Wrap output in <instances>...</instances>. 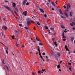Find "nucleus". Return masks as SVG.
I'll return each instance as SVG.
<instances>
[{
	"instance_id": "25",
	"label": "nucleus",
	"mask_w": 75,
	"mask_h": 75,
	"mask_svg": "<svg viewBox=\"0 0 75 75\" xmlns=\"http://www.w3.org/2000/svg\"><path fill=\"white\" fill-rule=\"evenodd\" d=\"M67 38V37L64 36V35L62 36V38Z\"/></svg>"
},
{
	"instance_id": "29",
	"label": "nucleus",
	"mask_w": 75,
	"mask_h": 75,
	"mask_svg": "<svg viewBox=\"0 0 75 75\" xmlns=\"http://www.w3.org/2000/svg\"><path fill=\"white\" fill-rule=\"evenodd\" d=\"M65 34V33L64 32H63L62 33V36H64V35Z\"/></svg>"
},
{
	"instance_id": "50",
	"label": "nucleus",
	"mask_w": 75,
	"mask_h": 75,
	"mask_svg": "<svg viewBox=\"0 0 75 75\" xmlns=\"http://www.w3.org/2000/svg\"><path fill=\"white\" fill-rule=\"evenodd\" d=\"M63 7H64V8H66V6H65V5H64Z\"/></svg>"
},
{
	"instance_id": "1",
	"label": "nucleus",
	"mask_w": 75,
	"mask_h": 75,
	"mask_svg": "<svg viewBox=\"0 0 75 75\" xmlns=\"http://www.w3.org/2000/svg\"><path fill=\"white\" fill-rule=\"evenodd\" d=\"M57 55H55V57L56 58H59L60 56H61V54L59 52H57Z\"/></svg>"
},
{
	"instance_id": "41",
	"label": "nucleus",
	"mask_w": 75,
	"mask_h": 75,
	"mask_svg": "<svg viewBox=\"0 0 75 75\" xmlns=\"http://www.w3.org/2000/svg\"><path fill=\"white\" fill-rule=\"evenodd\" d=\"M18 45V44H17V43H16V47H17Z\"/></svg>"
},
{
	"instance_id": "64",
	"label": "nucleus",
	"mask_w": 75,
	"mask_h": 75,
	"mask_svg": "<svg viewBox=\"0 0 75 75\" xmlns=\"http://www.w3.org/2000/svg\"><path fill=\"white\" fill-rule=\"evenodd\" d=\"M32 73H33V75H34L35 74V73H34L33 72Z\"/></svg>"
},
{
	"instance_id": "2",
	"label": "nucleus",
	"mask_w": 75,
	"mask_h": 75,
	"mask_svg": "<svg viewBox=\"0 0 75 75\" xmlns=\"http://www.w3.org/2000/svg\"><path fill=\"white\" fill-rule=\"evenodd\" d=\"M4 7L6 8V9H7L8 10L10 11L11 10V9H10V8L8 7V6H4Z\"/></svg>"
},
{
	"instance_id": "42",
	"label": "nucleus",
	"mask_w": 75,
	"mask_h": 75,
	"mask_svg": "<svg viewBox=\"0 0 75 75\" xmlns=\"http://www.w3.org/2000/svg\"><path fill=\"white\" fill-rule=\"evenodd\" d=\"M61 17L62 18H64V16H61Z\"/></svg>"
},
{
	"instance_id": "38",
	"label": "nucleus",
	"mask_w": 75,
	"mask_h": 75,
	"mask_svg": "<svg viewBox=\"0 0 75 75\" xmlns=\"http://www.w3.org/2000/svg\"><path fill=\"white\" fill-rule=\"evenodd\" d=\"M42 54L43 55H45V52H43L42 53Z\"/></svg>"
},
{
	"instance_id": "33",
	"label": "nucleus",
	"mask_w": 75,
	"mask_h": 75,
	"mask_svg": "<svg viewBox=\"0 0 75 75\" xmlns=\"http://www.w3.org/2000/svg\"><path fill=\"white\" fill-rule=\"evenodd\" d=\"M44 16L45 17H47V14H45Z\"/></svg>"
},
{
	"instance_id": "22",
	"label": "nucleus",
	"mask_w": 75,
	"mask_h": 75,
	"mask_svg": "<svg viewBox=\"0 0 75 75\" xmlns=\"http://www.w3.org/2000/svg\"><path fill=\"white\" fill-rule=\"evenodd\" d=\"M30 21L31 23H35L34 22V21L33 20H30Z\"/></svg>"
},
{
	"instance_id": "5",
	"label": "nucleus",
	"mask_w": 75,
	"mask_h": 75,
	"mask_svg": "<svg viewBox=\"0 0 75 75\" xmlns=\"http://www.w3.org/2000/svg\"><path fill=\"white\" fill-rule=\"evenodd\" d=\"M27 12L26 11H25L24 12H23V14L25 16H27Z\"/></svg>"
},
{
	"instance_id": "57",
	"label": "nucleus",
	"mask_w": 75,
	"mask_h": 75,
	"mask_svg": "<svg viewBox=\"0 0 75 75\" xmlns=\"http://www.w3.org/2000/svg\"><path fill=\"white\" fill-rule=\"evenodd\" d=\"M6 67L7 68L8 70V67H7V66H6Z\"/></svg>"
},
{
	"instance_id": "18",
	"label": "nucleus",
	"mask_w": 75,
	"mask_h": 75,
	"mask_svg": "<svg viewBox=\"0 0 75 75\" xmlns=\"http://www.w3.org/2000/svg\"><path fill=\"white\" fill-rule=\"evenodd\" d=\"M15 10H16V11H17V13H18V9H17V8H15Z\"/></svg>"
},
{
	"instance_id": "39",
	"label": "nucleus",
	"mask_w": 75,
	"mask_h": 75,
	"mask_svg": "<svg viewBox=\"0 0 75 75\" xmlns=\"http://www.w3.org/2000/svg\"><path fill=\"white\" fill-rule=\"evenodd\" d=\"M72 23L73 24V25H75V23L74 22H72Z\"/></svg>"
},
{
	"instance_id": "6",
	"label": "nucleus",
	"mask_w": 75,
	"mask_h": 75,
	"mask_svg": "<svg viewBox=\"0 0 75 75\" xmlns=\"http://www.w3.org/2000/svg\"><path fill=\"white\" fill-rule=\"evenodd\" d=\"M27 1V0H24L23 2V6L25 5V3Z\"/></svg>"
},
{
	"instance_id": "24",
	"label": "nucleus",
	"mask_w": 75,
	"mask_h": 75,
	"mask_svg": "<svg viewBox=\"0 0 75 75\" xmlns=\"http://www.w3.org/2000/svg\"><path fill=\"white\" fill-rule=\"evenodd\" d=\"M53 42L54 43V45H56V46H57V43H56V42Z\"/></svg>"
},
{
	"instance_id": "21",
	"label": "nucleus",
	"mask_w": 75,
	"mask_h": 75,
	"mask_svg": "<svg viewBox=\"0 0 75 75\" xmlns=\"http://www.w3.org/2000/svg\"><path fill=\"white\" fill-rule=\"evenodd\" d=\"M39 45H43L42 43H40L39 44Z\"/></svg>"
},
{
	"instance_id": "32",
	"label": "nucleus",
	"mask_w": 75,
	"mask_h": 75,
	"mask_svg": "<svg viewBox=\"0 0 75 75\" xmlns=\"http://www.w3.org/2000/svg\"><path fill=\"white\" fill-rule=\"evenodd\" d=\"M47 5L48 6V7H50V6H49V3H47Z\"/></svg>"
},
{
	"instance_id": "17",
	"label": "nucleus",
	"mask_w": 75,
	"mask_h": 75,
	"mask_svg": "<svg viewBox=\"0 0 75 75\" xmlns=\"http://www.w3.org/2000/svg\"><path fill=\"white\" fill-rule=\"evenodd\" d=\"M52 40L53 41H55V38H52Z\"/></svg>"
},
{
	"instance_id": "44",
	"label": "nucleus",
	"mask_w": 75,
	"mask_h": 75,
	"mask_svg": "<svg viewBox=\"0 0 75 75\" xmlns=\"http://www.w3.org/2000/svg\"><path fill=\"white\" fill-rule=\"evenodd\" d=\"M14 13H15V14H16V15H17V12H16V11H14Z\"/></svg>"
},
{
	"instance_id": "51",
	"label": "nucleus",
	"mask_w": 75,
	"mask_h": 75,
	"mask_svg": "<svg viewBox=\"0 0 75 75\" xmlns=\"http://www.w3.org/2000/svg\"><path fill=\"white\" fill-rule=\"evenodd\" d=\"M53 34H54V35H56V33H55V32H54Z\"/></svg>"
},
{
	"instance_id": "3",
	"label": "nucleus",
	"mask_w": 75,
	"mask_h": 75,
	"mask_svg": "<svg viewBox=\"0 0 75 75\" xmlns=\"http://www.w3.org/2000/svg\"><path fill=\"white\" fill-rule=\"evenodd\" d=\"M26 24L27 25H30L31 24V22H30V21H27Z\"/></svg>"
},
{
	"instance_id": "20",
	"label": "nucleus",
	"mask_w": 75,
	"mask_h": 75,
	"mask_svg": "<svg viewBox=\"0 0 75 75\" xmlns=\"http://www.w3.org/2000/svg\"><path fill=\"white\" fill-rule=\"evenodd\" d=\"M46 69H42V72H46Z\"/></svg>"
},
{
	"instance_id": "63",
	"label": "nucleus",
	"mask_w": 75,
	"mask_h": 75,
	"mask_svg": "<svg viewBox=\"0 0 75 75\" xmlns=\"http://www.w3.org/2000/svg\"><path fill=\"white\" fill-rule=\"evenodd\" d=\"M67 12H68V9H66V10Z\"/></svg>"
},
{
	"instance_id": "61",
	"label": "nucleus",
	"mask_w": 75,
	"mask_h": 75,
	"mask_svg": "<svg viewBox=\"0 0 75 75\" xmlns=\"http://www.w3.org/2000/svg\"><path fill=\"white\" fill-rule=\"evenodd\" d=\"M22 47H23V48H24V47H25V46H24V45H23L22 46Z\"/></svg>"
},
{
	"instance_id": "59",
	"label": "nucleus",
	"mask_w": 75,
	"mask_h": 75,
	"mask_svg": "<svg viewBox=\"0 0 75 75\" xmlns=\"http://www.w3.org/2000/svg\"><path fill=\"white\" fill-rule=\"evenodd\" d=\"M72 29H73V30H75V28L73 27V28Z\"/></svg>"
},
{
	"instance_id": "52",
	"label": "nucleus",
	"mask_w": 75,
	"mask_h": 75,
	"mask_svg": "<svg viewBox=\"0 0 75 75\" xmlns=\"http://www.w3.org/2000/svg\"><path fill=\"white\" fill-rule=\"evenodd\" d=\"M70 17H72V14L71 13H70Z\"/></svg>"
},
{
	"instance_id": "23",
	"label": "nucleus",
	"mask_w": 75,
	"mask_h": 75,
	"mask_svg": "<svg viewBox=\"0 0 75 75\" xmlns=\"http://www.w3.org/2000/svg\"><path fill=\"white\" fill-rule=\"evenodd\" d=\"M24 28H25V29H26V30H27L28 29V27H24Z\"/></svg>"
},
{
	"instance_id": "36",
	"label": "nucleus",
	"mask_w": 75,
	"mask_h": 75,
	"mask_svg": "<svg viewBox=\"0 0 75 75\" xmlns=\"http://www.w3.org/2000/svg\"><path fill=\"white\" fill-rule=\"evenodd\" d=\"M67 9H68V10H69V7L68 6V5L67 6Z\"/></svg>"
},
{
	"instance_id": "30",
	"label": "nucleus",
	"mask_w": 75,
	"mask_h": 75,
	"mask_svg": "<svg viewBox=\"0 0 75 75\" xmlns=\"http://www.w3.org/2000/svg\"><path fill=\"white\" fill-rule=\"evenodd\" d=\"M66 39L65 38H64L63 39V41H66Z\"/></svg>"
},
{
	"instance_id": "37",
	"label": "nucleus",
	"mask_w": 75,
	"mask_h": 75,
	"mask_svg": "<svg viewBox=\"0 0 75 75\" xmlns=\"http://www.w3.org/2000/svg\"><path fill=\"white\" fill-rule=\"evenodd\" d=\"M40 57L42 59H43V58H42V56H41Z\"/></svg>"
},
{
	"instance_id": "28",
	"label": "nucleus",
	"mask_w": 75,
	"mask_h": 75,
	"mask_svg": "<svg viewBox=\"0 0 75 75\" xmlns=\"http://www.w3.org/2000/svg\"><path fill=\"white\" fill-rule=\"evenodd\" d=\"M37 24H38V25H40V23L39 22L37 23Z\"/></svg>"
},
{
	"instance_id": "27",
	"label": "nucleus",
	"mask_w": 75,
	"mask_h": 75,
	"mask_svg": "<svg viewBox=\"0 0 75 75\" xmlns=\"http://www.w3.org/2000/svg\"><path fill=\"white\" fill-rule=\"evenodd\" d=\"M4 29L5 30H7V27L6 26H5V27Z\"/></svg>"
},
{
	"instance_id": "47",
	"label": "nucleus",
	"mask_w": 75,
	"mask_h": 75,
	"mask_svg": "<svg viewBox=\"0 0 75 75\" xmlns=\"http://www.w3.org/2000/svg\"><path fill=\"white\" fill-rule=\"evenodd\" d=\"M33 29L34 30H36V28H35V27H34V28H33Z\"/></svg>"
},
{
	"instance_id": "40",
	"label": "nucleus",
	"mask_w": 75,
	"mask_h": 75,
	"mask_svg": "<svg viewBox=\"0 0 75 75\" xmlns=\"http://www.w3.org/2000/svg\"><path fill=\"white\" fill-rule=\"evenodd\" d=\"M26 5H29V3L28 2H27V3L26 4Z\"/></svg>"
},
{
	"instance_id": "31",
	"label": "nucleus",
	"mask_w": 75,
	"mask_h": 75,
	"mask_svg": "<svg viewBox=\"0 0 75 75\" xmlns=\"http://www.w3.org/2000/svg\"><path fill=\"white\" fill-rule=\"evenodd\" d=\"M19 26H20V27H23V25H21V24H20L19 25Z\"/></svg>"
},
{
	"instance_id": "19",
	"label": "nucleus",
	"mask_w": 75,
	"mask_h": 75,
	"mask_svg": "<svg viewBox=\"0 0 75 75\" xmlns=\"http://www.w3.org/2000/svg\"><path fill=\"white\" fill-rule=\"evenodd\" d=\"M61 26L62 28L63 29H64V28H65V27L63 26V25H62Z\"/></svg>"
},
{
	"instance_id": "34",
	"label": "nucleus",
	"mask_w": 75,
	"mask_h": 75,
	"mask_svg": "<svg viewBox=\"0 0 75 75\" xmlns=\"http://www.w3.org/2000/svg\"><path fill=\"white\" fill-rule=\"evenodd\" d=\"M2 34L3 35V37H4L3 39H4V38H5V36H4V35H3V33H2Z\"/></svg>"
},
{
	"instance_id": "13",
	"label": "nucleus",
	"mask_w": 75,
	"mask_h": 75,
	"mask_svg": "<svg viewBox=\"0 0 75 75\" xmlns=\"http://www.w3.org/2000/svg\"><path fill=\"white\" fill-rule=\"evenodd\" d=\"M45 28L46 30H48V26L47 25L45 26Z\"/></svg>"
},
{
	"instance_id": "55",
	"label": "nucleus",
	"mask_w": 75,
	"mask_h": 75,
	"mask_svg": "<svg viewBox=\"0 0 75 75\" xmlns=\"http://www.w3.org/2000/svg\"><path fill=\"white\" fill-rule=\"evenodd\" d=\"M38 72L39 74H40V73H41V71H39Z\"/></svg>"
},
{
	"instance_id": "56",
	"label": "nucleus",
	"mask_w": 75,
	"mask_h": 75,
	"mask_svg": "<svg viewBox=\"0 0 75 75\" xmlns=\"http://www.w3.org/2000/svg\"><path fill=\"white\" fill-rule=\"evenodd\" d=\"M39 55H40V57H41V53H40V52H39Z\"/></svg>"
},
{
	"instance_id": "8",
	"label": "nucleus",
	"mask_w": 75,
	"mask_h": 75,
	"mask_svg": "<svg viewBox=\"0 0 75 75\" xmlns=\"http://www.w3.org/2000/svg\"><path fill=\"white\" fill-rule=\"evenodd\" d=\"M40 12L41 13H44V10H43L41 8H40Z\"/></svg>"
},
{
	"instance_id": "9",
	"label": "nucleus",
	"mask_w": 75,
	"mask_h": 75,
	"mask_svg": "<svg viewBox=\"0 0 75 75\" xmlns=\"http://www.w3.org/2000/svg\"><path fill=\"white\" fill-rule=\"evenodd\" d=\"M38 47V51H39V52H40V47H39V46H38L37 47V48Z\"/></svg>"
},
{
	"instance_id": "60",
	"label": "nucleus",
	"mask_w": 75,
	"mask_h": 75,
	"mask_svg": "<svg viewBox=\"0 0 75 75\" xmlns=\"http://www.w3.org/2000/svg\"><path fill=\"white\" fill-rule=\"evenodd\" d=\"M57 1H56L55 2V4H57Z\"/></svg>"
},
{
	"instance_id": "43",
	"label": "nucleus",
	"mask_w": 75,
	"mask_h": 75,
	"mask_svg": "<svg viewBox=\"0 0 75 75\" xmlns=\"http://www.w3.org/2000/svg\"><path fill=\"white\" fill-rule=\"evenodd\" d=\"M69 70H70V71H72L71 70V67H69Z\"/></svg>"
},
{
	"instance_id": "45",
	"label": "nucleus",
	"mask_w": 75,
	"mask_h": 75,
	"mask_svg": "<svg viewBox=\"0 0 75 75\" xmlns=\"http://www.w3.org/2000/svg\"><path fill=\"white\" fill-rule=\"evenodd\" d=\"M70 14H73V12L72 11L70 12Z\"/></svg>"
},
{
	"instance_id": "10",
	"label": "nucleus",
	"mask_w": 75,
	"mask_h": 75,
	"mask_svg": "<svg viewBox=\"0 0 75 75\" xmlns=\"http://www.w3.org/2000/svg\"><path fill=\"white\" fill-rule=\"evenodd\" d=\"M16 4L15 3H13V7H16Z\"/></svg>"
},
{
	"instance_id": "12",
	"label": "nucleus",
	"mask_w": 75,
	"mask_h": 75,
	"mask_svg": "<svg viewBox=\"0 0 75 75\" xmlns=\"http://www.w3.org/2000/svg\"><path fill=\"white\" fill-rule=\"evenodd\" d=\"M36 39L37 41H40V39L39 38H38V37H36Z\"/></svg>"
},
{
	"instance_id": "26",
	"label": "nucleus",
	"mask_w": 75,
	"mask_h": 75,
	"mask_svg": "<svg viewBox=\"0 0 75 75\" xmlns=\"http://www.w3.org/2000/svg\"><path fill=\"white\" fill-rule=\"evenodd\" d=\"M57 68H60V65H59H59H57Z\"/></svg>"
},
{
	"instance_id": "7",
	"label": "nucleus",
	"mask_w": 75,
	"mask_h": 75,
	"mask_svg": "<svg viewBox=\"0 0 75 75\" xmlns=\"http://www.w3.org/2000/svg\"><path fill=\"white\" fill-rule=\"evenodd\" d=\"M64 14L65 15V16H66V17H67V18H68V14H67V13L66 12L64 13Z\"/></svg>"
},
{
	"instance_id": "53",
	"label": "nucleus",
	"mask_w": 75,
	"mask_h": 75,
	"mask_svg": "<svg viewBox=\"0 0 75 75\" xmlns=\"http://www.w3.org/2000/svg\"><path fill=\"white\" fill-rule=\"evenodd\" d=\"M46 61H47V62H48V61H49V59H47V60H46Z\"/></svg>"
},
{
	"instance_id": "62",
	"label": "nucleus",
	"mask_w": 75,
	"mask_h": 75,
	"mask_svg": "<svg viewBox=\"0 0 75 75\" xmlns=\"http://www.w3.org/2000/svg\"><path fill=\"white\" fill-rule=\"evenodd\" d=\"M3 20L4 21H5V20H6V19H5V18H3Z\"/></svg>"
},
{
	"instance_id": "46",
	"label": "nucleus",
	"mask_w": 75,
	"mask_h": 75,
	"mask_svg": "<svg viewBox=\"0 0 75 75\" xmlns=\"http://www.w3.org/2000/svg\"><path fill=\"white\" fill-rule=\"evenodd\" d=\"M68 65H71V63H70L69 62L68 63Z\"/></svg>"
},
{
	"instance_id": "49",
	"label": "nucleus",
	"mask_w": 75,
	"mask_h": 75,
	"mask_svg": "<svg viewBox=\"0 0 75 75\" xmlns=\"http://www.w3.org/2000/svg\"><path fill=\"white\" fill-rule=\"evenodd\" d=\"M65 48L66 49V50H67V46H65Z\"/></svg>"
},
{
	"instance_id": "58",
	"label": "nucleus",
	"mask_w": 75,
	"mask_h": 75,
	"mask_svg": "<svg viewBox=\"0 0 75 75\" xmlns=\"http://www.w3.org/2000/svg\"><path fill=\"white\" fill-rule=\"evenodd\" d=\"M62 61H61L59 62V64H61L62 63Z\"/></svg>"
},
{
	"instance_id": "11",
	"label": "nucleus",
	"mask_w": 75,
	"mask_h": 75,
	"mask_svg": "<svg viewBox=\"0 0 75 75\" xmlns=\"http://www.w3.org/2000/svg\"><path fill=\"white\" fill-rule=\"evenodd\" d=\"M74 40V37H71V41H73Z\"/></svg>"
},
{
	"instance_id": "4",
	"label": "nucleus",
	"mask_w": 75,
	"mask_h": 75,
	"mask_svg": "<svg viewBox=\"0 0 75 75\" xmlns=\"http://www.w3.org/2000/svg\"><path fill=\"white\" fill-rule=\"evenodd\" d=\"M59 11L60 14H62V15H63V13H62V10H61V9H59Z\"/></svg>"
},
{
	"instance_id": "15",
	"label": "nucleus",
	"mask_w": 75,
	"mask_h": 75,
	"mask_svg": "<svg viewBox=\"0 0 75 75\" xmlns=\"http://www.w3.org/2000/svg\"><path fill=\"white\" fill-rule=\"evenodd\" d=\"M50 29L52 31H54V28H50Z\"/></svg>"
},
{
	"instance_id": "14",
	"label": "nucleus",
	"mask_w": 75,
	"mask_h": 75,
	"mask_svg": "<svg viewBox=\"0 0 75 75\" xmlns=\"http://www.w3.org/2000/svg\"><path fill=\"white\" fill-rule=\"evenodd\" d=\"M51 3H52V5H53V6H54V7H55V4H54V3L52 2H51Z\"/></svg>"
},
{
	"instance_id": "48",
	"label": "nucleus",
	"mask_w": 75,
	"mask_h": 75,
	"mask_svg": "<svg viewBox=\"0 0 75 75\" xmlns=\"http://www.w3.org/2000/svg\"><path fill=\"white\" fill-rule=\"evenodd\" d=\"M12 38L13 39H14V36H13L12 37Z\"/></svg>"
},
{
	"instance_id": "35",
	"label": "nucleus",
	"mask_w": 75,
	"mask_h": 75,
	"mask_svg": "<svg viewBox=\"0 0 75 75\" xmlns=\"http://www.w3.org/2000/svg\"><path fill=\"white\" fill-rule=\"evenodd\" d=\"M70 24L71 25V26H74V25H73L72 23H70Z\"/></svg>"
},
{
	"instance_id": "54",
	"label": "nucleus",
	"mask_w": 75,
	"mask_h": 75,
	"mask_svg": "<svg viewBox=\"0 0 75 75\" xmlns=\"http://www.w3.org/2000/svg\"><path fill=\"white\" fill-rule=\"evenodd\" d=\"M64 33H67V30H64Z\"/></svg>"
},
{
	"instance_id": "16",
	"label": "nucleus",
	"mask_w": 75,
	"mask_h": 75,
	"mask_svg": "<svg viewBox=\"0 0 75 75\" xmlns=\"http://www.w3.org/2000/svg\"><path fill=\"white\" fill-rule=\"evenodd\" d=\"M8 50V48L7 47V50H6V52L7 54H8V51H7Z\"/></svg>"
}]
</instances>
